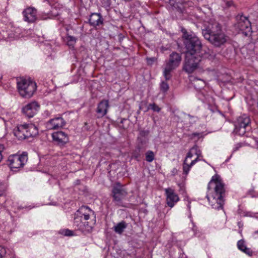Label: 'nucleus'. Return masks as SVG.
I'll return each instance as SVG.
<instances>
[{
	"instance_id": "nucleus-13",
	"label": "nucleus",
	"mask_w": 258,
	"mask_h": 258,
	"mask_svg": "<svg viewBox=\"0 0 258 258\" xmlns=\"http://www.w3.org/2000/svg\"><path fill=\"white\" fill-rule=\"evenodd\" d=\"M53 141L59 146H64L69 141L68 134L62 131H58L52 134Z\"/></svg>"
},
{
	"instance_id": "nucleus-8",
	"label": "nucleus",
	"mask_w": 258,
	"mask_h": 258,
	"mask_svg": "<svg viewBox=\"0 0 258 258\" xmlns=\"http://www.w3.org/2000/svg\"><path fill=\"white\" fill-rule=\"evenodd\" d=\"M181 55L176 52H172L169 56L168 60H166L163 75L166 80L171 78V72L178 68L181 61Z\"/></svg>"
},
{
	"instance_id": "nucleus-44",
	"label": "nucleus",
	"mask_w": 258,
	"mask_h": 258,
	"mask_svg": "<svg viewBox=\"0 0 258 258\" xmlns=\"http://www.w3.org/2000/svg\"><path fill=\"white\" fill-rule=\"evenodd\" d=\"M138 157H139V156H138V155H135V158H136V159H137V158H138Z\"/></svg>"
},
{
	"instance_id": "nucleus-3",
	"label": "nucleus",
	"mask_w": 258,
	"mask_h": 258,
	"mask_svg": "<svg viewBox=\"0 0 258 258\" xmlns=\"http://www.w3.org/2000/svg\"><path fill=\"white\" fill-rule=\"evenodd\" d=\"M182 39L186 49L185 53L210 56V50L204 47L201 41L196 36L189 34L185 29H182Z\"/></svg>"
},
{
	"instance_id": "nucleus-9",
	"label": "nucleus",
	"mask_w": 258,
	"mask_h": 258,
	"mask_svg": "<svg viewBox=\"0 0 258 258\" xmlns=\"http://www.w3.org/2000/svg\"><path fill=\"white\" fill-rule=\"evenodd\" d=\"M128 194L124 185L116 182L112 186L111 196L112 201L119 207H123V201Z\"/></svg>"
},
{
	"instance_id": "nucleus-11",
	"label": "nucleus",
	"mask_w": 258,
	"mask_h": 258,
	"mask_svg": "<svg viewBox=\"0 0 258 258\" xmlns=\"http://www.w3.org/2000/svg\"><path fill=\"white\" fill-rule=\"evenodd\" d=\"M250 123V119L248 116L243 115L239 116L235 122L234 132L239 136H244L249 128Z\"/></svg>"
},
{
	"instance_id": "nucleus-7",
	"label": "nucleus",
	"mask_w": 258,
	"mask_h": 258,
	"mask_svg": "<svg viewBox=\"0 0 258 258\" xmlns=\"http://www.w3.org/2000/svg\"><path fill=\"white\" fill-rule=\"evenodd\" d=\"M209 56L201 54H191L185 53V59L183 65V70L188 74L193 73L199 66L202 59Z\"/></svg>"
},
{
	"instance_id": "nucleus-40",
	"label": "nucleus",
	"mask_w": 258,
	"mask_h": 258,
	"mask_svg": "<svg viewBox=\"0 0 258 258\" xmlns=\"http://www.w3.org/2000/svg\"><path fill=\"white\" fill-rule=\"evenodd\" d=\"M154 61V58H148V63H151Z\"/></svg>"
},
{
	"instance_id": "nucleus-26",
	"label": "nucleus",
	"mask_w": 258,
	"mask_h": 258,
	"mask_svg": "<svg viewBox=\"0 0 258 258\" xmlns=\"http://www.w3.org/2000/svg\"><path fill=\"white\" fill-rule=\"evenodd\" d=\"M6 190V185L3 183H0V197L5 195Z\"/></svg>"
},
{
	"instance_id": "nucleus-4",
	"label": "nucleus",
	"mask_w": 258,
	"mask_h": 258,
	"mask_svg": "<svg viewBox=\"0 0 258 258\" xmlns=\"http://www.w3.org/2000/svg\"><path fill=\"white\" fill-rule=\"evenodd\" d=\"M94 215V212L87 206H82L77 211L74 218V226L78 230L83 232H89L91 230L92 226L89 221L91 216Z\"/></svg>"
},
{
	"instance_id": "nucleus-45",
	"label": "nucleus",
	"mask_w": 258,
	"mask_h": 258,
	"mask_svg": "<svg viewBox=\"0 0 258 258\" xmlns=\"http://www.w3.org/2000/svg\"><path fill=\"white\" fill-rule=\"evenodd\" d=\"M188 207L189 208H190V205H189V204H188Z\"/></svg>"
},
{
	"instance_id": "nucleus-5",
	"label": "nucleus",
	"mask_w": 258,
	"mask_h": 258,
	"mask_svg": "<svg viewBox=\"0 0 258 258\" xmlns=\"http://www.w3.org/2000/svg\"><path fill=\"white\" fill-rule=\"evenodd\" d=\"M17 88L21 97L25 99H29L35 93L37 90V85L30 78H20L17 80Z\"/></svg>"
},
{
	"instance_id": "nucleus-2",
	"label": "nucleus",
	"mask_w": 258,
	"mask_h": 258,
	"mask_svg": "<svg viewBox=\"0 0 258 258\" xmlns=\"http://www.w3.org/2000/svg\"><path fill=\"white\" fill-rule=\"evenodd\" d=\"M205 39L216 47H220L228 40V37L223 32L221 25L217 22L209 23L206 29L202 30Z\"/></svg>"
},
{
	"instance_id": "nucleus-23",
	"label": "nucleus",
	"mask_w": 258,
	"mask_h": 258,
	"mask_svg": "<svg viewBox=\"0 0 258 258\" xmlns=\"http://www.w3.org/2000/svg\"><path fill=\"white\" fill-rule=\"evenodd\" d=\"M146 160L148 162H152L155 159V154L152 151H148L145 154Z\"/></svg>"
},
{
	"instance_id": "nucleus-36",
	"label": "nucleus",
	"mask_w": 258,
	"mask_h": 258,
	"mask_svg": "<svg viewBox=\"0 0 258 258\" xmlns=\"http://www.w3.org/2000/svg\"><path fill=\"white\" fill-rule=\"evenodd\" d=\"M242 146H243V144L241 143H239L236 144L235 145V146L233 149V152H236V151H238Z\"/></svg>"
},
{
	"instance_id": "nucleus-19",
	"label": "nucleus",
	"mask_w": 258,
	"mask_h": 258,
	"mask_svg": "<svg viewBox=\"0 0 258 258\" xmlns=\"http://www.w3.org/2000/svg\"><path fill=\"white\" fill-rule=\"evenodd\" d=\"M103 21V18L100 14L93 13L90 16L89 23L90 26L96 28L97 26L102 25Z\"/></svg>"
},
{
	"instance_id": "nucleus-32",
	"label": "nucleus",
	"mask_w": 258,
	"mask_h": 258,
	"mask_svg": "<svg viewBox=\"0 0 258 258\" xmlns=\"http://www.w3.org/2000/svg\"><path fill=\"white\" fill-rule=\"evenodd\" d=\"M242 252H244L245 253H246V254H247L249 256H252L253 253V252L251 249V248H248L247 247H245V248L243 249V250H242Z\"/></svg>"
},
{
	"instance_id": "nucleus-20",
	"label": "nucleus",
	"mask_w": 258,
	"mask_h": 258,
	"mask_svg": "<svg viewBox=\"0 0 258 258\" xmlns=\"http://www.w3.org/2000/svg\"><path fill=\"white\" fill-rule=\"evenodd\" d=\"M127 223L124 221H121V222L117 223L115 225L112 229L115 233L121 235L125 231V229L127 227Z\"/></svg>"
},
{
	"instance_id": "nucleus-27",
	"label": "nucleus",
	"mask_w": 258,
	"mask_h": 258,
	"mask_svg": "<svg viewBox=\"0 0 258 258\" xmlns=\"http://www.w3.org/2000/svg\"><path fill=\"white\" fill-rule=\"evenodd\" d=\"M194 151V150H191V148L190 149L189 152L187 153L186 158L185 160H184L183 163L185 164H189V163H188V158H191L193 156V154L192 153V151Z\"/></svg>"
},
{
	"instance_id": "nucleus-16",
	"label": "nucleus",
	"mask_w": 258,
	"mask_h": 258,
	"mask_svg": "<svg viewBox=\"0 0 258 258\" xmlns=\"http://www.w3.org/2000/svg\"><path fill=\"white\" fill-rule=\"evenodd\" d=\"M66 124L64 119L61 117H57L50 119L46 123V127L48 130H57L62 127Z\"/></svg>"
},
{
	"instance_id": "nucleus-15",
	"label": "nucleus",
	"mask_w": 258,
	"mask_h": 258,
	"mask_svg": "<svg viewBox=\"0 0 258 258\" xmlns=\"http://www.w3.org/2000/svg\"><path fill=\"white\" fill-rule=\"evenodd\" d=\"M39 108V105L36 102H32L22 108L23 113L28 117L31 118L36 114Z\"/></svg>"
},
{
	"instance_id": "nucleus-6",
	"label": "nucleus",
	"mask_w": 258,
	"mask_h": 258,
	"mask_svg": "<svg viewBox=\"0 0 258 258\" xmlns=\"http://www.w3.org/2000/svg\"><path fill=\"white\" fill-rule=\"evenodd\" d=\"M14 134L18 140H23L37 136L38 130L33 124L25 123L17 125L14 130Z\"/></svg>"
},
{
	"instance_id": "nucleus-1",
	"label": "nucleus",
	"mask_w": 258,
	"mask_h": 258,
	"mask_svg": "<svg viewBox=\"0 0 258 258\" xmlns=\"http://www.w3.org/2000/svg\"><path fill=\"white\" fill-rule=\"evenodd\" d=\"M214 188V191L208 194L206 198L209 203L213 209H222L224 204V198L225 196V189L224 184L219 175L216 174L214 175L208 186V189L210 190Z\"/></svg>"
},
{
	"instance_id": "nucleus-34",
	"label": "nucleus",
	"mask_w": 258,
	"mask_h": 258,
	"mask_svg": "<svg viewBox=\"0 0 258 258\" xmlns=\"http://www.w3.org/2000/svg\"><path fill=\"white\" fill-rule=\"evenodd\" d=\"M101 2V6L103 7H107L110 5L109 0H99Z\"/></svg>"
},
{
	"instance_id": "nucleus-22",
	"label": "nucleus",
	"mask_w": 258,
	"mask_h": 258,
	"mask_svg": "<svg viewBox=\"0 0 258 258\" xmlns=\"http://www.w3.org/2000/svg\"><path fill=\"white\" fill-rule=\"evenodd\" d=\"M196 89L200 90L205 86V82L201 79H196L192 83Z\"/></svg>"
},
{
	"instance_id": "nucleus-35",
	"label": "nucleus",
	"mask_w": 258,
	"mask_h": 258,
	"mask_svg": "<svg viewBox=\"0 0 258 258\" xmlns=\"http://www.w3.org/2000/svg\"><path fill=\"white\" fill-rule=\"evenodd\" d=\"M62 234L65 236H72L73 235V231L69 229H66L63 231Z\"/></svg>"
},
{
	"instance_id": "nucleus-43",
	"label": "nucleus",
	"mask_w": 258,
	"mask_h": 258,
	"mask_svg": "<svg viewBox=\"0 0 258 258\" xmlns=\"http://www.w3.org/2000/svg\"><path fill=\"white\" fill-rule=\"evenodd\" d=\"M126 120L125 119H123L121 120L120 123H123V121Z\"/></svg>"
},
{
	"instance_id": "nucleus-29",
	"label": "nucleus",
	"mask_w": 258,
	"mask_h": 258,
	"mask_svg": "<svg viewBox=\"0 0 258 258\" xmlns=\"http://www.w3.org/2000/svg\"><path fill=\"white\" fill-rule=\"evenodd\" d=\"M160 87L161 90L164 92H166L168 91L169 89V85L168 84L165 82H162L160 85Z\"/></svg>"
},
{
	"instance_id": "nucleus-25",
	"label": "nucleus",
	"mask_w": 258,
	"mask_h": 258,
	"mask_svg": "<svg viewBox=\"0 0 258 258\" xmlns=\"http://www.w3.org/2000/svg\"><path fill=\"white\" fill-rule=\"evenodd\" d=\"M67 43L69 46H73L75 43L76 39L75 37L71 36H68L67 37Z\"/></svg>"
},
{
	"instance_id": "nucleus-37",
	"label": "nucleus",
	"mask_w": 258,
	"mask_h": 258,
	"mask_svg": "<svg viewBox=\"0 0 258 258\" xmlns=\"http://www.w3.org/2000/svg\"><path fill=\"white\" fill-rule=\"evenodd\" d=\"M5 148L4 145L0 144V162L2 160L3 158V155L2 154L3 152H4Z\"/></svg>"
},
{
	"instance_id": "nucleus-38",
	"label": "nucleus",
	"mask_w": 258,
	"mask_h": 258,
	"mask_svg": "<svg viewBox=\"0 0 258 258\" xmlns=\"http://www.w3.org/2000/svg\"><path fill=\"white\" fill-rule=\"evenodd\" d=\"M245 216L252 217L255 218L258 217V213H252L251 212H248L245 214Z\"/></svg>"
},
{
	"instance_id": "nucleus-10",
	"label": "nucleus",
	"mask_w": 258,
	"mask_h": 258,
	"mask_svg": "<svg viewBox=\"0 0 258 258\" xmlns=\"http://www.w3.org/2000/svg\"><path fill=\"white\" fill-rule=\"evenodd\" d=\"M28 160V154L26 152L21 154L10 155L8 159V164L12 169H18L23 167Z\"/></svg>"
},
{
	"instance_id": "nucleus-31",
	"label": "nucleus",
	"mask_w": 258,
	"mask_h": 258,
	"mask_svg": "<svg viewBox=\"0 0 258 258\" xmlns=\"http://www.w3.org/2000/svg\"><path fill=\"white\" fill-rule=\"evenodd\" d=\"M202 133H194L189 135V137L191 139H194L195 138H197L198 140L200 138L202 137Z\"/></svg>"
},
{
	"instance_id": "nucleus-42",
	"label": "nucleus",
	"mask_w": 258,
	"mask_h": 258,
	"mask_svg": "<svg viewBox=\"0 0 258 258\" xmlns=\"http://www.w3.org/2000/svg\"><path fill=\"white\" fill-rule=\"evenodd\" d=\"M231 2H228L227 3L228 6H229V7L230 6H231Z\"/></svg>"
},
{
	"instance_id": "nucleus-14",
	"label": "nucleus",
	"mask_w": 258,
	"mask_h": 258,
	"mask_svg": "<svg viewBox=\"0 0 258 258\" xmlns=\"http://www.w3.org/2000/svg\"><path fill=\"white\" fill-rule=\"evenodd\" d=\"M166 197V204L170 208H172L179 200V198L174 190L171 188L165 189Z\"/></svg>"
},
{
	"instance_id": "nucleus-39",
	"label": "nucleus",
	"mask_w": 258,
	"mask_h": 258,
	"mask_svg": "<svg viewBox=\"0 0 258 258\" xmlns=\"http://www.w3.org/2000/svg\"><path fill=\"white\" fill-rule=\"evenodd\" d=\"M149 131L141 130L140 131V135L142 137H146L149 134Z\"/></svg>"
},
{
	"instance_id": "nucleus-24",
	"label": "nucleus",
	"mask_w": 258,
	"mask_h": 258,
	"mask_svg": "<svg viewBox=\"0 0 258 258\" xmlns=\"http://www.w3.org/2000/svg\"><path fill=\"white\" fill-rule=\"evenodd\" d=\"M237 245L238 248L242 251L243 250V249L245 248V247H246V246L245 244V241L243 240H239L237 242Z\"/></svg>"
},
{
	"instance_id": "nucleus-41",
	"label": "nucleus",
	"mask_w": 258,
	"mask_h": 258,
	"mask_svg": "<svg viewBox=\"0 0 258 258\" xmlns=\"http://www.w3.org/2000/svg\"><path fill=\"white\" fill-rule=\"evenodd\" d=\"M238 226H239V227H240L241 226H242V224L241 223V222H239L238 223Z\"/></svg>"
},
{
	"instance_id": "nucleus-28",
	"label": "nucleus",
	"mask_w": 258,
	"mask_h": 258,
	"mask_svg": "<svg viewBox=\"0 0 258 258\" xmlns=\"http://www.w3.org/2000/svg\"><path fill=\"white\" fill-rule=\"evenodd\" d=\"M149 108L153 110L154 111L159 112L161 110V108L155 103L150 104Z\"/></svg>"
},
{
	"instance_id": "nucleus-30",
	"label": "nucleus",
	"mask_w": 258,
	"mask_h": 258,
	"mask_svg": "<svg viewBox=\"0 0 258 258\" xmlns=\"http://www.w3.org/2000/svg\"><path fill=\"white\" fill-rule=\"evenodd\" d=\"M191 150H194L195 154L198 157H202L201 151L199 149L198 146L197 145H194L192 148Z\"/></svg>"
},
{
	"instance_id": "nucleus-18",
	"label": "nucleus",
	"mask_w": 258,
	"mask_h": 258,
	"mask_svg": "<svg viewBox=\"0 0 258 258\" xmlns=\"http://www.w3.org/2000/svg\"><path fill=\"white\" fill-rule=\"evenodd\" d=\"M108 107L109 103L108 100H103L100 101L98 103L96 109L97 118H101L105 115L107 112Z\"/></svg>"
},
{
	"instance_id": "nucleus-17",
	"label": "nucleus",
	"mask_w": 258,
	"mask_h": 258,
	"mask_svg": "<svg viewBox=\"0 0 258 258\" xmlns=\"http://www.w3.org/2000/svg\"><path fill=\"white\" fill-rule=\"evenodd\" d=\"M24 21L28 23H34L37 19V10L34 8L29 7L23 12Z\"/></svg>"
},
{
	"instance_id": "nucleus-21",
	"label": "nucleus",
	"mask_w": 258,
	"mask_h": 258,
	"mask_svg": "<svg viewBox=\"0 0 258 258\" xmlns=\"http://www.w3.org/2000/svg\"><path fill=\"white\" fill-rule=\"evenodd\" d=\"M200 158V157H197V158L195 159L192 160L190 162L189 164H185H185H183V171L184 174L187 175L189 171L190 170V168L194 165H195L198 161L201 160Z\"/></svg>"
},
{
	"instance_id": "nucleus-12",
	"label": "nucleus",
	"mask_w": 258,
	"mask_h": 258,
	"mask_svg": "<svg viewBox=\"0 0 258 258\" xmlns=\"http://www.w3.org/2000/svg\"><path fill=\"white\" fill-rule=\"evenodd\" d=\"M237 23L236 26L242 32L245 36H247L251 31V24L248 18L242 15H238L236 17Z\"/></svg>"
},
{
	"instance_id": "nucleus-33",
	"label": "nucleus",
	"mask_w": 258,
	"mask_h": 258,
	"mask_svg": "<svg viewBox=\"0 0 258 258\" xmlns=\"http://www.w3.org/2000/svg\"><path fill=\"white\" fill-rule=\"evenodd\" d=\"M6 252L5 248L0 245V258H3L6 255Z\"/></svg>"
}]
</instances>
